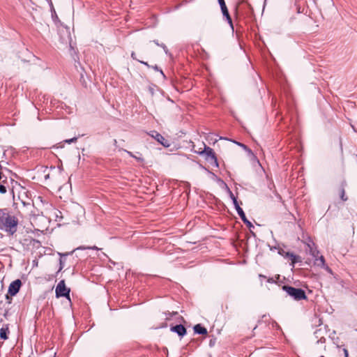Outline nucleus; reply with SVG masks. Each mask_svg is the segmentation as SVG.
I'll list each match as a JSON object with an SVG mask.
<instances>
[{
	"label": "nucleus",
	"instance_id": "nucleus-1",
	"mask_svg": "<svg viewBox=\"0 0 357 357\" xmlns=\"http://www.w3.org/2000/svg\"><path fill=\"white\" fill-rule=\"evenodd\" d=\"M18 219L7 208L0 216V229L13 235L17 230Z\"/></svg>",
	"mask_w": 357,
	"mask_h": 357
},
{
	"label": "nucleus",
	"instance_id": "nucleus-2",
	"mask_svg": "<svg viewBox=\"0 0 357 357\" xmlns=\"http://www.w3.org/2000/svg\"><path fill=\"white\" fill-rule=\"evenodd\" d=\"M203 150L202 149H199V150L195 151V152L201 155H204L205 158L207 161L210 162L211 164H214L216 167H218V160L215 156L214 151L209 146H207L204 143H203Z\"/></svg>",
	"mask_w": 357,
	"mask_h": 357
},
{
	"label": "nucleus",
	"instance_id": "nucleus-3",
	"mask_svg": "<svg viewBox=\"0 0 357 357\" xmlns=\"http://www.w3.org/2000/svg\"><path fill=\"white\" fill-rule=\"evenodd\" d=\"M282 289L289 296L296 301L306 299L305 293L301 289L286 285L283 286Z\"/></svg>",
	"mask_w": 357,
	"mask_h": 357
},
{
	"label": "nucleus",
	"instance_id": "nucleus-4",
	"mask_svg": "<svg viewBox=\"0 0 357 357\" xmlns=\"http://www.w3.org/2000/svg\"><path fill=\"white\" fill-rule=\"evenodd\" d=\"M315 248L314 247V266H318L328 273L332 274L333 271L331 268L326 264V261L324 259V257L323 255H319V250H315Z\"/></svg>",
	"mask_w": 357,
	"mask_h": 357
},
{
	"label": "nucleus",
	"instance_id": "nucleus-5",
	"mask_svg": "<svg viewBox=\"0 0 357 357\" xmlns=\"http://www.w3.org/2000/svg\"><path fill=\"white\" fill-rule=\"evenodd\" d=\"M70 289L66 287L65 281L62 280L59 282L56 287L55 295L56 298L65 297L70 300Z\"/></svg>",
	"mask_w": 357,
	"mask_h": 357
},
{
	"label": "nucleus",
	"instance_id": "nucleus-6",
	"mask_svg": "<svg viewBox=\"0 0 357 357\" xmlns=\"http://www.w3.org/2000/svg\"><path fill=\"white\" fill-rule=\"evenodd\" d=\"M325 341L326 339L324 337H321L317 341L316 344H314V351H315L316 357H324L326 351Z\"/></svg>",
	"mask_w": 357,
	"mask_h": 357
},
{
	"label": "nucleus",
	"instance_id": "nucleus-7",
	"mask_svg": "<svg viewBox=\"0 0 357 357\" xmlns=\"http://www.w3.org/2000/svg\"><path fill=\"white\" fill-rule=\"evenodd\" d=\"M21 286L22 281L20 279L13 281L8 287V294L11 296H15L19 292Z\"/></svg>",
	"mask_w": 357,
	"mask_h": 357
},
{
	"label": "nucleus",
	"instance_id": "nucleus-8",
	"mask_svg": "<svg viewBox=\"0 0 357 357\" xmlns=\"http://www.w3.org/2000/svg\"><path fill=\"white\" fill-rule=\"evenodd\" d=\"M151 136L153 137L157 142L162 144L165 147H169L170 144L167 139H166L162 135L158 133L157 131H151Z\"/></svg>",
	"mask_w": 357,
	"mask_h": 357
},
{
	"label": "nucleus",
	"instance_id": "nucleus-9",
	"mask_svg": "<svg viewBox=\"0 0 357 357\" xmlns=\"http://www.w3.org/2000/svg\"><path fill=\"white\" fill-rule=\"evenodd\" d=\"M235 208L237 211V213L238 214L241 220L243 221V222L247 225V227L249 228L254 227L252 222L247 219L243 210L240 207V206L238 205L236 206Z\"/></svg>",
	"mask_w": 357,
	"mask_h": 357
},
{
	"label": "nucleus",
	"instance_id": "nucleus-10",
	"mask_svg": "<svg viewBox=\"0 0 357 357\" xmlns=\"http://www.w3.org/2000/svg\"><path fill=\"white\" fill-rule=\"evenodd\" d=\"M171 331L176 333L181 337L184 336L186 333L185 328L181 324L176 325L175 326L172 327Z\"/></svg>",
	"mask_w": 357,
	"mask_h": 357
},
{
	"label": "nucleus",
	"instance_id": "nucleus-11",
	"mask_svg": "<svg viewBox=\"0 0 357 357\" xmlns=\"http://www.w3.org/2000/svg\"><path fill=\"white\" fill-rule=\"evenodd\" d=\"M346 185H347L346 181H343L340 187V199L344 202H345L348 199V197L345 195L344 188Z\"/></svg>",
	"mask_w": 357,
	"mask_h": 357
},
{
	"label": "nucleus",
	"instance_id": "nucleus-12",
	"mask_svg": "<svg viewBox=\"0 0 357 357\" xmlns=\"http://www.w3.org/2000/svg\"><path fill=\"white\" fill-rule=\"evenodd\" d=\"M195 333L200 335H206L207 334V330L206 328L203 327L201 324H197L194 326Z\"/></svg>",
	"mask_w": 357,
	"mask_h": 357
},
{
	"label": "nucleus",
	"instance_id": "nucleus-13",
	"mask_svg": "<svg viewBox=\"0 0 357 357\" xmlns=\"http://www.w3.org/2000/svg\"><path fill=\"white\" fill-rule=\"evenodd\" d=\"M233 142L235 144H236L238 146H239L240 147L243 148V150H245L248 153V155H250L252 157H255V155H254L253 152L252 151V150L250 149H249L246 145H245L244 144H242L241 142H236V141H233Z\"/></svg>",
	"mask_w": 357,
	"mask_h": 357
},
{
	"label": "nucleus",
	"instance_id": "nucleus-14",
	"mask_svg": "<svg viewBox=\"0 0 357 357\" xmlns=\"http://www.w3.org/2000/svg\"><path fill=\"white\" fill-rule=\"evenodd\" d=\"M6 333H7V329H5L3 328H1L0 329V337H1V339L6 340L8 338Z\"/></svg>",
	"mask_w": 357,
	"mask_h": 357
},
{
	"label": "nucleus",
	"instance_id": "nucleus-15",
	"mask_svg": "<svg viewBox=\"0 0 357 357\" xmlns=\"http://www.w3.org/2000/svg\"><path fill=\"white\" fill-rule=\"evenodd\" d=\"M125 151L128 153V155H130V157L132 158H135L137 161H139V162H143L144 161V159L142 157H138V156H136L132 152L129 151H126L125 150Z\"/></svg>",
	"mask_w": 357,
	"mask_h": 357
},
{
	"label": "nucleus",
	"instance_id": "nucleus-16",
	"mask_svg": "<svg viewBox=\"0 0 357 357\" xmlns=\"http://www.w3.org/2000/svg\"><path fill=\"white\" fill-rule=\"evenodd\" d=\"M131 57H132V59L138 61L139 62H140L141 63H142V64H144V65L146 66L147 67H149H149H151V66H150V65H149L147 62H145V61H143L138 60V59H137V57H136V54H135L134 52H132L131 53Z\"/></svg>",
	"mask_w": 357,
	"mask_h": 357
},
{
	"label": "nucleus",
	"instance_id": "nucleus-17",
	"mask_svg": "<svg viewBox=\"0 0 357 357\" xmlns=\"http://www.w3.org/2000/svg\"><path fill=\"white\" fill-rule=\"evenodd\" d=\"M221 8V10H222V15L225 16V17H227L228 15H229V11H228V9L226 6V5H223L220 7Z\"/></svg>",
	"mask_w": 357,
	"mask_h": 357
},
{
	"label": "nucleus",
	"instance_id": "nucleus-18",
	"mask_svg": "<svg viewBox=\"0 0 357 357\" xmlns=\"http://www.w3.org/2000/svg\"><path fill=\"white\" fill-rule=\"evenodd\" d=\"M230 197L233 201V204H234V206L236 207V206H238L239 204L237 202V199L235 197V196L232 194L231 192H230Z\"/></svg>",
	"mask_w": 357,
	"mask_h": 357
},
{
	"label": "nucleus",
	"instance_id": "nucleus-19",
	"mask_svg": "<svg viewBox=\"0 0 357 357\" xmlns=\"http://www.w3.org/2000/svg\"><path fill=\"white\" fill-rule=\"evenodd\" d=\"M230 197L233 201V204H234V206L236 207V206H238L239 204L237 202V199L235 197V196L232 194L231 192H230Z\"/></svg>",
	"mask_w": 357,
	"mask_h": 357
},
{
	"label": "nucleus",
	"instance_id": "nucleus-20",
	"mask_svg": "<svg viewBox=\"0 0 357 357\" xmlns=\"http://www.w3.org/2000/svg\"><path fill=\"white\" fill-rule=\"evenodd\" d=\"M152 68H153L155 70L160 72V73L162 75V76L163 77H165V74H164L163 71H162V70H160V69L158 68V66H156V65H155V66H152Z\"/></svg>",
	"mask_w": 357,
	"mask_h": 357
},
{
	"label": "nucleus",
	"instance_id": "nucleus-21",
	"mask_svg": "<svg viewBox=\"0 0 357 357\" xmlns=\"http://www.w3.org/2000/svg\"><path fill=\"white\" fill-rule=\"evenodd\" d=\"M287 255L289 256V258L291 260V262L293 264H294L296 262V256L292 253H291V254L287 253Z\"/></svg>",
	"mask_w": 357,
	"mask_h": 357
},
{
	"label": "nucleus",
	"instance_id": "nucleus-22",
	"mask_svg": "<svg viewBox=\"0 0 357 357\" xmlns=\"http://www.w3.org/2000/svg\"><path fill=\"white\" fill-rule=\"evenodd\" d=\"M77 137H73V138H71L69 139H66L64 142L68 144H71L73 142H75L77 141Z\"/></svg>",
	"mask_w": 357,
	"mask_h": 357
},
{
	"label": "nucleus",
	"instance_id": "nucleus-23",
	"mask_svg": "<svg viewBox=\"0 0 357 357\" xmlns=\"http://www.w3.org/2000/svg\"><path fill=\"white\" fill-rule=\"evenodd\" d=\"M6 192V188L3 185H0V193L5 194Z\"/></svg>",
	"mask_w": 357,
	"mask_h": 357
},
{
	"label": "nucleus",
	"instance_id": "nucleus-24",
	"mask_svg": "<svg viewBox=\"0 0 357 357\" xmlns=\"http://www.w3.org/2000/svg\"><path fill=\"white\" fill-rule=\"evenodd\" d=\"M160 47L162 48V50H164L165 54H167L169 53V50L165 44L161 43Z\"/></svg>",
	"mask_w": 357,
	"mask_h": 357
},
{
	"label": "nucleus",
	"instance_id": "nucleus-25",
	"mask_svg": "<svg viewBox=\"0 0 357 357\" xmlns=\"http://www.w3.org/2000/svg\"><path fill=\"white\" fill-rule=\"evenodd\" d=\"M226 17V20H227V21L228 22V23H229V24H230V26L232 27V26H233L232 20H231V18L230 15H228V16H227V17Z\"/></svg>",
	"mask_w": 357,
	"mask_h": 357
},
{
	"label": "nucleus",
	"instance_id": "nucleus-26",
	"mask_svg": "<svg viewBox=\"0 0 357 357\" xmlns=\"http://www.w3.org/2000/svg\"><path fill=\"white\" fill-rule=\"evenodd\" d=\"M6 298L8 300V303H11L12 298L9 296L8 294L6 295Z\"/></svg>",
	"mask_w": 357,
	"mask_h": 357
},
{
	"label": "nucleus",
	"instance_id": "nucleus-27",
	"mask_svg": "<svg viewBox=\"0 0 357 357\" xmlns=\"http://www.w3.org/2000/svg\"><path fill=\"white\" fill-rule=\"evenodd\" d=\"M218 3H219L220 7L223 5H226L225 0H218Z\"/></svg>",
	"mask_w": 357,
	"mask_h": 357
},
{
	"label": "nucleus",
	"instance_id": "nucleus-28",
	"mask_svg": "<svg viewBox=\"0 0 357 357\" xmlns=\"http://www.w3.org/2000/svg\"><path fill=\"white\" fill-rule=\"evenodd\" d=\"M343 351H344V357H348L349 356L348 350L347 349H344Z\"/></svg>",
	"mask_w": 357,
	"mask_h": 357
},
{
	"label": "nucleus",
	"instance_id": "nucleus-29",
	"mask_svg": "<svg viewBox=\"0 0 357 357\" xmlns=\"http://www.w3.org/2000/svg\"><path fill=\"white\" fill-rule=\"evenodd\" d=\"M153 43H154L156 45H158V46H160V45H161V44H160V43H158V40H153Z\"/></svg>",
	"mask_w": 357,
	"mask_h": 357
},
{
	"label": "nucleus",
	"instance_id": "nucleus-30",
	"mask_svg": "<svg viewBox=\"0 0 357 357\" xmlns=\"http://www.w3.org/2000/svg\"><path fill=\"white\" fill-rule=\"evenodd\" d=\"M62 264H63L62 260H61V259H60V265H61L60 269L62 268Z\"/></svg>",
	"mask_w": 357,
	"mask_h": 357
},
{
	"label": "nucleus",
	"instance_id": "nucleus-31",
	"mask_svg": "<svg viewBox=\"0 0 357 357\" xmlns=\"http://www.w3.org/2000/svg\"><path fill=\"white\" fill-rule=\"evenodd\" d=\"M318 323H319V325H321V319H318Z\"/></svg>",
	"mask_w": 357,
	"mask_h": 357
},
{
	"label": "nucleus",
	"instance_id": "nucleus-32",
	"mask_svg": "<svg viewBox=\"0 0 357 357\" xmlns=\"http://www.w3.org/2000/svg\"><path fill=\"white\" fill-rule=\"evenodd\" d=\"M313 321H314V324H317V321H316V320H315V317H314Z\"/></svg>",
	"mask_w": 357,
	"mask_h": 357
},
{
	"label": "nucleus",
	"instance_id": "nucleus-33",
	"mask_svg": "<svg viewBox=\"0 0 357 357\" xmlns=\"http://www.w3.org/2000/svg\"><path fill=\"white\" fill-rule=\"evenodd\" d=\"M61 256H65L66 254H59Z\"/></svg>",
	"mask_w": 357,
	"mask_h": 357
}]
</instances>
